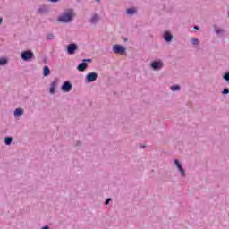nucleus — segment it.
<instances>
[{
	"instance_id": "nucleus-14",
	"label": "nucleus",
	"mask_w": 229,
	"mask_h": 229,
	"mask_svg": "<svg viewBox=\"0 0 229 229\" xmlns=\"http://www.w3.org/2000/svg\"><path fill=\"white\" fill-rule=\"evenodd\" d=\"M97 21H99V18L98 17L97 14H95L92 16L90 22H91V24H96Z\"/></svg>"
},
{
	"instance_id": "nucleus-16",
	"label": "nucleus",
	"mask_w": 229,
	"mask_h": 229,
	"mask_svg": "<svg viewBox=\"0 0 229 229\" xmlns=\"http://www.w3.org/2000/svg\"><path fill=\"white\" fill-rule=\"evenodd\" d=\"M12 140H13L12 137H7L5 138L4 142L7 146H10V144H12Z\"/></svg>"
},
{
	"instance_id": "nucleus-21",
	"label": "nucleus",
	"mask_w": 229,
	"mask_h": 229,
	"mask_svg": "<svg viewBox=\"0 0 229 229\" xmlns=\"http://www.w3.org/2000/svg\"><path fill=\"white\" fill-rule=\"evenodd\" d=\"M216 33H217V35H219V33H223L222 29H216Z\"/></svg>"
},
{
	"instance_id": "nucleus-23",
	"label": "nucleus",
	"mask_w": 229,
	"mask_h": 229,
	"mask_svg": "<svg viewBox=\"0 0 229 229\" xmlns=\"http://www.w3.org/2000/svg\"><path fill=\"white\" fill-rule=\"evenodd\" d=\"M223 94H229V89H224Z\"/></svg>"
},
{
	"instance_id": "nucleus-17",
	"label": "nucleus",
	"mask_w": 229,
	"mask_h": 229,
	"mask_svg": "<svg viewBox=\"0 0 229 229\" xmlns=\"http://www.w3.org/2000/svg\"><path fill=\"white\" fill-rule=\"evenodd\" d=\"M171 90H173V91L180 90V86H178V85L172 86Z\"/></svg>"
},
{
	"instance_id": "nucleus-3",
	"label": "nucleus",
	"mask_w": 229,
	"mask_h": 229,
	"mask_svg": "<svg viewBox=\"0 0 229 229\" xmlns=\"http://www.w3.org/2000/svg\"><path fill=\"white\" fill-rule=\"evenodd\" d=\"M96 80H98V73L96 72L88 73L86 76V81L88 83H92V81H96Z\"/></svg>"
},
{
	"instance_id": "nucleus-18",
	"label": "nucleus",
	"mask_w": 229,
	"mask_h": 229,
	"mask_svg": "<svg viewBox=\"0 0 229 229\" xmlns=\"http://www.w3.org/2000/svg\"><path fill=\"white\" fill-rule=\"evenodd\" d=\"M7 60L5 58H2L0 59V65H5V64H7Z\"/></svg>"
},
{
	"instance_id": "nucleus-10",
	"label": "nucleus",
	"mask_w": 229,
	"mask_h": 229,
	"mask_svg": "<svg viewBox=\"0 0 229 229\" xmlns=\"http://www.w3.org/2000/svg\"><path fill=\"white\" fill-rule=\"evenodd\" d=\"M22 115H24V110L21 108L14 110V117H21Z\"/></svg>"
},
{
	"instance_id": "nucleus-13",
	"label": "nucleus",
	"mask_w": 229,
	"mask_h": 229,
	"mask_svg": "<svg viewBox=\"0 0 229 229\" xmlns=\"http://www.w3.org/2000/svg\"><path fill=\"white\" fill-rule=\"evenodd\" d=\"M55 90H56V81H54L51 84L50 93L55 94Z\"/></svg>"
},
{
	"instance_id": "nucleus-11",
	"label": "nucleus",
	"mask_w": 229,
	"mask_h": 229,
	"mask_svg": "<svg viewBox=\"0 0 229 229\" xmlns=\"http://www.w3.org/2000/svg\"><path fill=\"white\" fill-rule=\"evenodd\" d=\"M51 74V70H49V66H45L43 68V76H49Z\"/></svg>"
},
{
	"instance_id": "nucleus-2",
	"label": "nucleus",
	"mask_w": 229,
	"mask_h": 229,
	"mask_svg": "<svg viewBox=\"0 0 229 229\" xmlns=\"http://www.w3.org/2000/svg\"><path fill=\"white\" fill-rule=\"evenodd\" d=\"M21 56L22 60H24V62H28L29 60H31V58H33L34 54L32 51H23Z\"/></svg>"
},
{
	"instance_id": "nucleus-7",
	"label": "nucleus",
	"mask_w": 229,
	"mask_h": 229,
	"mask_svg": "<svg viewBox=\"0 0 229 229\" xmlns=\"http://www.w3.org/2000/svg\"><path fill=\"white\" fill-rule=\"evenodd\" d=\"M71 89H72V85H71L69 82H64L62 86L63 92H71Z\"/></svg>"
},
{
	"instance_id": "nucleus-27",
	"label": "nucleus",
	"mask_w": 229,
	"mask_h": 229,
	"mask_svg": "<svg viewBox=\"0 0 229 229\" xmlns=\"http://www.w3.org/2000/svg\"><path fill=\"white\" fill-rule=\"evenodd\" d=\"M194 30H199V27L195 26V27H194Z\"/></svg>"
},
{
	"instance_id": "nucleus-15",
	"label": "nucleus",
	"mask_w": 229,
	"mask_h": 229,
	"mask_svg": "<svg viewBox=\"0 0 229 229\" xmlns=\"http://www.w3.org/2000/svg\"><path fill=\"white\" fill-rule=\"evenodd\" d=\"M137 13V10L135 8L127 9V13L129 15H133V13Z\"/></svg>"
},
{
	"instance_id": "nucleus-9",
	"label": "nucleus",
	"mask_w": 229,
	"mask_h": 229,
	"mask_svg": "<svg viewBox=\"0 0 229 229\" xmlns=\"http://www.w3.org/2000/svg\"><path fill=\"white\" fill-rule=\"evenodd\" d=\"M164 39L165 40V42H171L173 40V34L169 32H165L164 34Z\"/></svg>"
},
{
	"instance_id": "nucleus-28",
	"label": "nucleus",
	"mask_w": 229,
	"mask_h": 229,
	"mask_svg": "<svg viewBox=\"0 0 229 229\" xmlns=\"http://www.w3.org/2000/svg\"><path fill=\"white\" fill-rule=\"evenodd\" d=\"M98 3H99V0H97Z\"/></svg>"
},
{
	"instance_id": "nucleus-20",
	"label": "nucleus",
	"mask_w": 229,
	"mask_h": 229,
	"mask_svg": "<svg viewBox=\"0 0 229 229\" xmlns=\"http://www.w3.org/2000/svg\"><path fill=\"white\" fill-rule=\"evenodd\" d=\"M192 44H194V45L199 44V40L198 38H193L192 39Z\"/></svg>"
},
{
	"instance_id": "nucleus-19",
	"label": "nucleus",
	"mask_w": 229,
	"mask_h": 229,
	"mask_svg": "<svg viewBox=\"0 0 229 229\" xmlns=\"http://www.w3.org/2000/svg\"><path fill=\"white\" fill-rule=\"evenodd\" d=\"M47 40H53V38H55V36L53 34H48L47 36Z\"/></svg>"
},
{
	"instance_id": "nucleus-26",
	"label": "nucleus",
	"mask_w": 229,
	"mask_h": 229,
	"mask_svg": "<svg viewBox=\"0 0 229 229\" xmlns=\"http://www.w3.org/2000/svg\"><path fill=\"white\" fill-rule=\"evenodd\" d=\"M0 24H3V18H0Z\"/></svg>"
},
{
	"instance_id": "nucleus-8",
	"label": "nucleus",
	"mask_w": 229,
	"mask_h": 229,
	"mask_svg": "<svg viewBox=\"0 0 229 229\" xmlns=\"http://www.w3.org/2000/svg\"><path fill=\"white\" fill-rule=\"evenodd\" d=\"M174 164H175L176 167L179 169L180 173L182 174V176H185V171L182 167V165L180 164V161L175 159Z\"/></svg>"
},
{
	"instance_id": "nucleus-12",
	"label": "nucleus",
	"mask_w": 229,
	"mask_h": 229,
	"mask_svg": "<svg viewBox=\"0 0 229 229\" xmlns=\"http://www.w3.org/2000/svg\"><path fill=\"white\" fill-rule=\"evenodd\" d=\"M78 71L83 72L87 69V63H81L78 66Z\"/></svg>"
},
{
	"instance_id": "nucleus-22",
	"label": "nucleus",
	"mask_w": 229,
	"mask_h": 229,
	"mask_svg": "<svg viewBox=\"0 0 229 229\" xmlns=\"http://www.w3.org/2000/svg\"><path fill=\"white\" fill-rule=\"evenodd\" d=\"M224 78L228 81V80H229V72L225 73Z\"/></svg>"
},
{
	"instance_id": "nucleus-25",
	"label": "nucleus",
	"mask_w": 229,
	"mask_h": 229,
	"mask_svg": "<svg viewBox=\"0 0 229 229\" xmlns=\"http://www.w3.org/2000/svg\"><path fill=\"white\" fill-rule=\"evenodd\" d=\"M49 1H51V3H58V1L60 0H49Z\"/></svg>"
},
{
	"instance_id": "nucleus-5",
	"label": "nucleus",
	"mask_w": 229,
	"mask_h": 229,
	"mask_svg": "<svg viewBox=\"0 0 229 229\" xmlns=\"http://www.w3.org/2000/svg\"><path fill=\"white\" fill-rule=\"evenodd\" d=\"M76 49H78V45L76 44L68 45L67 47L68 55H74V53H76Z\"/></svg>"
},
{
	"instance_id": "nucleus-6",
	"label": "nucleus",
	"mask_w": 229,
	"mask_h": 229,
	"mask_svg": "<svg viewBox=\"0 0 229 229\" xmlns=\"http://www.w3.org/2000/svg\"><path fill=\"white\" fill-rule=\"evenodd\" d=\"M151 67L154 71H159V69L164 67V63H162V61L153 62Z\"/></svg>"
},
{
	"instance_id": "nucleus-4",
	"label": "nucleus",
	"mask_w": 229,
	"mask_h": 229,
	"mask_svg": "<svg viewBox=\"0 0 229 229\" xmlns=\"http://www.w3.org/2000/svg\"><path fill=\"white\" fill-rule=\"evenodd\" d=\"M113 51L114 53H116L119 55H124V51H126V49H124V47L121 45H114L113 47Z\"/></svg>"
},
{
	"instance_id": "nucleus-24",
	"label": "nucleus",
	"mask_w": 229,
	"mask_h": 229,
	"mask_svg": "<svg viewBox=\"0 0 229 229\" xmlns=\"http://www.w3.org/2000/svg\"><path fill=\"white\" fill-rule=\"evenodd\" d=\"M110 201H112L111 199H107V200L106 201V205H108V203H110Z\"/></svg>"
},
{
	"instance_id": "nucleus-1",
	"label": "nucleus",
	"mask_w": 229,
	"mask_h": 229,
	"mask_svg": "<svg viewBox=\"0 0 229 229\" xmlns=\"http://www.w3.org/2000/svg\"><path fill=\"white\" fill-rule=\"evenodd\" d=\"M72 17H74V12H72V10H68L58 18V21L71 22V21H72Z\"/></svg>"
}]
</instances>
